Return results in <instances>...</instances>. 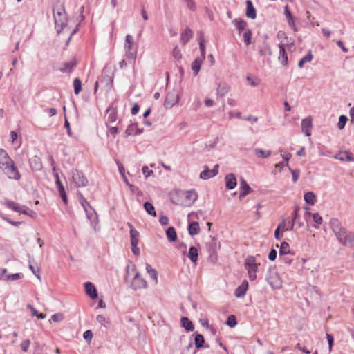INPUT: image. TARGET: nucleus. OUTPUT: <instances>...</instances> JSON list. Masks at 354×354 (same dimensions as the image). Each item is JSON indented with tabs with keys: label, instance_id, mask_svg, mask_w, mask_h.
Returning a JSON list of instances; mask_svg holds the SVG:
<instances>
[{
	"label": "nucleus",
	"instance_id": "nucleus-1",
	"mask_svg": "<svg viewBox=\"0 0 354 354\" xmlns=\"http://www.w3.org/2000/svg\"><path fill=\"white\" fill-rule=\"evenodd\" d=\"M53 17L55 28L57 32L59 33L66 25L67 21L66 11L63 6H57L53 8Z\"/></svg>",
	"mask_w": 354,
	"mask_h": 354
},
{
	"label": "nucleus",
	"instance_id": "nucleus-2",
	"mask_svg": "<svg viewBox=\"0 0 354 354\" xmlns=\"http://www.w3.org/2000/svg\"><path fill=\"white\" fill-rule=\"evenodd\" d=\"M266 280L273 289H279L282 287V280L279 277L276 267H270L266 275Z\"/></svg>",
	"mask_w": 354,
	"mask_h": 354
},
{
	"label": "nucleus",
	"instance_id": "nucleus-3",
	"mask_svg": "<svg viewBox=\"0 0 354 354\" xmlns=\"http://www.w3.org/2000/svg\"><path fill=\"white\" fill-rule=\"evenodd\" d=\"M124 48L127 57L135 59L137 55V46L135 45L134 39L131 35L126 36Z\"/></svg>",
	"mask_w": 354,
	"mask_h": 354
},
{
	"label": "nucleus",
	"instance_id": "nucleus-4",
	"mask_svg": "<svg viewBox=\"0 0 354 354\" xmlns=\"http://www.w3.org/2000/svg\"><path fill=\"white\" fill-rule=\"evenodd\" d=\"M77 196L79 202L84 208L87 218L90 221L95 219L97 218L96 212L91 206L89 203L86 201L81 192H78Z\"/></svg>",
	"mask_w": 354,
	"mask_h": 354
},
{
	"label": "nucleus",
	"instance_id": "nucleus-5",
	"mask_svg": "<svg viewBox=\"0 0 354 354\" xmlns=\"http://www.w3.org/2000/svg\"><path fill=\"white\" fill-rule=\"evenodd\" d=\"M1 170L4 174L10 179L18 180L21 178V175L13 160L10 162L8 165L2 168Z\"/></svg>",
	"mask_w": 354,
	"mask_h": 354
},
{
	"label": "nucleus",
	"instance_id": "nucleus-6",
	"mask_svg": "<svg viewBox=\"0 0 354 354\" xmlns=\"http://www.w3.org/2000/svg\"><path fill=\"white\" fill-rule=\"evenodd\" d=\"M245 268L248 272V277L250 280H255L257 278L256 272L257 270V264L255 262V259L253 257H248L245 263Z\"/></svg>",
	"mask_w": 354,
	"mask_h": 354
},
{
	"label": "nucleus",
	"instance_id": "nucleus-7",
	"mask_svg": "<svg viewBox=\"0 0 354 354\" xmlns=\"http://www.w3.org/2000/svg\"><path fill=\"white\" fill-rule=\"evenodd\" d=\"M72 179L77 187H85L88 185V180L82 172L78 170L72 171Z\"/></svg>",
	"mask_w": 354,
	"mask_h": 354
},
{
	"label": "nucleus",
	"instance_id": "nucleus-8",
	"mask_svg": "<svg viewBox=\"0 0 354 354\" xmlns=\"http://www.w3.org/2000/svg\"><path fill=\"white\" fill-rule=\"evenodd\" d=\"M129 286L133 290H138L147 288V283L145 279L140 276L138 272H136L131 279Z\"/></svg>",
	"mask_w": 354,
	"mask_h": 354
},
{
	"label": "nucleus",
	"instance_id": "nucleus-9",
	"mask_svg": "<svg viewBox=\"0 0 354 354\" xmlns=\"http://www.w3.org/2000/svg\"><path fill=\"white\" fill-rule=\"evenodd\" d=\"M342 236H339L337 239L344 245L345 246H353L354 245V233L347 232L345 230L343 232Z\"/></svg>",
	"mask_w": 354,
	"mask_h": 354
},
{
	"label": "nucleus",
	"instance_id": "nucleus-10",
	"mask_svg": "<svg viewBox=\"0 0 354 354\" xmlns=\"http://www.w3.org/2000/svg\"><path fill=\"white\" fill-rule=\"evenodd\" d=\"M5 205H6V207L16 212H18V213H20V214H24V212L26 211V209L28 207L25 206V205H22L18 203H15L14 201H5Z\"/></svg>",
	"mask_w": 354,
	"mask_h": 354
},
{
	"label": "nucleus",
	"instance_id": "nucleus-11",
	"mask_svg": "<svg viewBox=\"0 0 354 354\" xmlns=\"http://www.w3.org/2000/svg\"><path fill=\"white\" fill-rule=\"evenodd\" d=\"M76 66V59L75 58H72L71 60L63 63L59 68V71L65 73H71Z\"/></svg>",
	"mask_w": 354,
	"mask_h": 354
},
{
	"label": "nucleus",
	"instance_id": "nucleus-12",
	"mask_svg": "<svg viewBox=\"0 0 354 354\" xmlns=\"http://www.w3.org/2000/svg\"><path fill=\"white\" fill-rule=\"evenodd\" d=\"M330 225L333 229V232L335 234L337 238H338L339 236H342L343 235V232L345 230L344 228H343L339 221L336 218H333L330 220Z\"/></svg>",
	"mask_w": 354,
	"mask_h": 354
},
{
	"label": "nucleus",
	"instance_id": "nucleus-13",
	"mask_svg": "<svg viewBox=\"0 0 354 354\" xmlns=\"http://www.w3.org/2000/svg\"><path fill=\"white\" fill-rule=\"evenodd\" d=\"M312 129V119L311 118H306L301 121V131L306 136H310L311 135Z\"/></svg>",
	"mask_w": 354,
	"mask_h": 354
},
{
	"label": "nucleus",
	"instance_id": "nucleus-14",
	"mask_svg": "<svg viewBox=\"0 0 354 354\" xmlns=\"http://www.w3.org/2000/svg\"><path fill=\"white\" fill-rule=\"evenodd\" d=\"M178 101V95L169 93L167 95L166 99L165 100V106L167 109H170L173 107Z\"/></svg>",
	"mask_w": 354,
	"mask_h": 354
},
{
	"label": "nucleus",
	"instance_id": "nucleus-15",
	"mask_svg": "<svg viewBox=\"0 0 354 354\" xmlns=\"http://www.w3.org/2000/svg\"><path fill=\"white\" fill-rule=\"evenodd\" d=\"M225 186L228 189H233L237 185L235 175L232 173L228 174L225 177Z\"/></svg>",
	"mask_w": 354,
	"mask_h": 354
},
{
	"label": "nucleus",
	"instance_id": "nucleus-16",
	"mask_svg": "<svg viewBox=\"0 0 354 354\" xmlns=\"http://www.w3.org/2000/svg\"><path fill=\"white\" fill-rule=\"evenodd\" d=\"M335 159L339 160L340 161H348V162H354V157L350 151H340L339 153L336 154L334 157Z\"/></svg>",
	"mask_w": 354,
	"mask_h": 354
},
{
	"label": "nucleus",
	"instance_id": "nucleus-17",
	"mask_svg": "<svg viewBox=\"0 0 354 354\" xmlns=\"http://www.w3.org/2000/svg\"><path fill=\"white\" fill-rule=\"evenodd\" d=\"M84 287L86 295L89 296L92 299H95L97 297V290L91 282L85 283Z\"/></svg>",
	"mask_w": 354,
	"mask_h": 354
},
{
	"label": "nucleus",
	"instance_id": "nucleus-18",
	"mask_svg": "<svg viewBox=\"0 0 354 354\" xmlns=\"http://www.w3.org/2000/svg\"><path fill=\"white\" fill-rule=\"evenodd\" d=\"M12 161L8 153L4 149H0V169H1Z\"/></svg>",
	"mask_w": 354,
	"mask_h": 354
},
{
	"label": "nucleus",
	"instance_id": "nucleus-19",
	"mask_svg": "<svg viewBox=\"0 0 354 354\" xmlns=\"http://www.w3.org/2000/svg\"><path fill=\"white\" fill-rule=\"evenodd\" d=\"M29 164L32 170L40 171L42 169V163L41 159L37 156H32L29 160Z\"/></svg>",
	"mask_w": 354,
	"mask_h": 354
},
{
	"label": "nucleus",
	"instance_id": "nucleus-20",
	"mask_svg": "<svg viewBox=\"0 0 354 354\" xmlns=\"http://www.w3.org/2000/svg\"><path fill=\"white\" fill-rule=\"evenodd\" d=\"M240 194L239 198L245 197L248 194L250 193L251 188L250 185L247 183L246 180L244 178H241L240 180Z\"/></svg>",
	"mask_w": 354,
	"mask_h": 354
},
{
	"label": "nucleus",
	"instance_id": "nucleus-21",
	"mask_svg": "<svg viewBox=\"0 0 354 354\" xmlns=\"http://www.w3.org/2000/svg\"><path fill=\"white\" fill-rule=\"evenodd\" d=\"M248 288V283L246 280L243 281L242 283L238 286L234 292V295L236 297L241 298L245 296L246 291Z\"/></svg>",
	"mask_w": 354,
	"mask_h": 354
},
{
	"label": "nucleus",
	"instance_id": "nucleus-22",
	"mask_svg": "<svg viewBox=\"0 0 354 354\" xmlns=\"http://www.w3.org/2000/svg\"><path fill=\"white\" fill-rule=\"evenodd\" d=\"M204 59L205 58L201 57H196L192 63V70L193 71L194 76L196 77L198 75Z\"/></svg>",
	"mask_w": 354,
	"mask_h": 354
},
{
	"label": "nucleus",
	"instance_id": "nucleus-23",
	"mask_svg": "<svg viewBox=\"0 0 354 354\" xmlns=\"http://www.w3.org/2000/svg\"><path fill=\"white\" fill-rule=\"evenodd\" d=\"M284 15L286 17L288 24L289 26L294 30L296 31V26L295 23V17L292 15L290 11L289 10L288 6H286L284 7Z\"/></svg>",
	"mask_w": 354,
	"mask_h": 354
},
{
	"label": "nucleus",
	"instance_id": "nucleus-24",
	"mask_svg": "<svg viewBox=\"0 0 354 354\" xmlns=\"http://www.w3.org/2000/svg\"><path fill=\"white\" fill-rule=\"evenodd\" d=\"M299 207H296L293 214H292V219L291 221V227H290L288 230H292L295 224L297 223L299 227H301L304 226V223L299 221L300 216L299 214Z\"/></svg>",
	"mask_w": 354,
	"mask_h": 354
},
{
	"label": "nucleus",
	"instance_id": "nucleus-25",
	"mask_svg": "<svg viewBox=\"0 0 354 354\" xmlns=\"http://www.w3.org/2000/svg\"><path fill=\"white\" fill-rule=\"evenodd\" d=\"M246 16L252 19L257 17L256 10L250 0L246 1Z\"/></svg>",
	"mask_w": 354,
	"mask_h": 354
},
{
	"label": "nucleus",
	"instance_id": "nucleus-26",
	"mask_svg": "<svg viewBox=\"0 0 354 354\" xmlns=\"http://www.w3.org/2000/svg\"><path fill=\"white\" fill-rule=\"evenodd\" d=\"M279 47V60L282 65L286 66L288 64V55L286 52L285 47H284L283 44H280Z\"/></svg>",
	"mask_w": 354,
	"mask_h": 354
},
{
	"label": "nucleus",
	"instance_id": "nucleus-27",
	"mask_svg": "<svg viewBox=\"0 0 354 354\" xmlns=\"http://www.w3.org/2000/svg\"><path fill=\"white\" fill-rule=\"evenodd\" d=\"M230 90V86L226 83H220L218 85L216 94L219 97H223Z\"/></svg>",
	"mask_w": 354,
	"mask_h": 354
},
{
	"label": "nucleus",
	"instance_id": "nucleus-28",
	"mask_svg": "<svg viewBox=\"0 0 354 354\" xmlns=\"http://www.w3.org/2000/svg\"><path fill=\"white\" fill-rule=\"evenodd\" d=\"M107 118L106 124L107 127H109V124L111 123H114L117 120V113L115 109L109 108L107 109Z\"/></svg>",
	"mask_w": 354,
	"mask_h": 354
},
{
	"label": "nucleus",
	"instance_id": "nucleus-29",
	"mask_svg": "<svg viewBox=\"0 0 354 354\" xmlns=\"http://www.w3.org/2000/svg\"><path fill=\"white\" fill-rule=\"evenodd\" d=\"M193 32L191 29L187 28L181 33L180 40L183 45H185L189 40L192 37Z\"/></svg>",
	"mask_w": 354,
	"mask_h": 354
},
{
	"label": "nucleus",
	"instance_id": "nucleus-30",
	"mask_svg": "<svg viewBox=\"0 0 354 354\" xmlns=\"http://www.w3.org/2000/svg\"><path fill=\"white\" fill-rule=\"evenodd\" d=\"M142 129L138 128L136 124H131L129 125V127L126 129L125 133L127 136H131V135H139V134L142 133Z\"/></svg>",
	"mask_w": 354,
	"mask_h": 354
},
{
	"label": "nucleus",
	"instance_id": "nucleus-31",
	"mask_svg": "<svg viewBox=\"0 0 354 354\" xmlns=\"http://www.w3.org/2000/svg\"><path fill=\"white\" fill-rule=\"evenodd\" d=\"M182 326L187 331H193L194 328L192 322L186 317H183L180 319Z\"/></svg>",
	"mask_w": 354,
	"mask_h": 354
},
{
	"label": "nucleus",
	"instance_id": "nucleus-32",
	"mask_svg": "<svg viewBox=\"0 0 354 354\" xmlns=\"http://www.w3.org/2000/svg\"><path fill=\"white\" fill-rule=\"evenodd\" d=\"M188 231H189V234L191 236H194V235L198 234L200 232V227H199L198 223L196 221H194V222L191 223L189 225Z\"/></svg>",
	"mask_w": 354,
	"mask_h": 354
},
{
	"label": "nucleus",
	"instance_id": "nucleus-33",
	"mask_svg": "<svg viewBox=\"0 0 354 354\" xmlns=\"http://www.w3.org/2000/svg\"><path fill=\"white\" fill-rule=\"evenodd\" d=\"M146 271L150 276L151 279L156 284L158 283V273L156 270L152 268L149 264L146 265Z\"/></svg>",
	"mask_w": 354,
	"mask_h": 354
},
{
	"label": "nucleus",
	"instance_id": "nucleus-34",
	"mask_svg": "<svg viewBox=\"0 0 354 354\" xmlns=\"http://www.w3.org/2000/svg\"><path fill=\"white\" fill-rule=\"evenodd\" d=\"M216 176V173L209 169L207 167H205V169L200 174V178L203 180H207Z\"/></svg>",
	"mask_w": 354,
	"mask_h": 354
},
{
	"label": "nucleus",
	"instance_id": "nucleus-35",
	"mask_svg": "<svg viewBox=\"0 0 354 354\" xmlns=\"http://www.w3.org/2000/svg\"><path fill=\"white\" fill-rule=\"evenodd\" d=\"M131 245H138L139 243V232L132 228L130 230Z\"/></svg>",
	"mask_w": 354,
	"mask_h": 354
},
{
	"label": "nucleus",
	"instance_id": "nucleus-36",
	"mask_svg": "<svg viewBox=\"0 0 354 354\" xmlns=\"http://www.w3.org/2000/svg\"><path fill=\"white\" fill-rule=\"evenodd\" d=\"M188 257L192 263H196L198 260V250L196 247H190L188 252Z\"/></svg>",
	"mask_w": 354,
	"mask_h": 354
},
{
	"label": "nucleus",
	"instance_id": "nucleus-37",
	"mask_svg": "<svg viewBox=\"0 0 354 354\" xmlns=\"http://www.w3.org/2000/svg\"><path fill=\"white\" fill-rule=\"evenodd\" d=\"M185 197L190 203H193L197 200L198 194L194 190H189L185 192Z\"/></svg>",
	"mask_w": 354,
	"mask_h": 354
},
{
	"label": "nucleus",
	"instance_id": "nucleus-38",
	"mask_svg": "<svg viewBox=\"0 0 354 354\" xmlns=\"http://www.w3.org/2000/svg\"><path fill=\"white\" fill-rule=\"evenodd\" d=\"M304 201L309 205H314L316 201V196L312 192H308L304 194Z\"/></svg>",
	"mask_w": 354,
	"mask_h": 354
},
{
	"label": "nucleus",
	"instance_id": "nucleus-39",
	"mask_svg": "<svg viewBox=\"0 0 354 354\" xmlns=\"http://www.w3.org/2000/svg\"><path fill=\"white\" fill-rule=\"evenodd\" d=\"M166 236L169 241H171V242L175 241L177 238L175 228L174 227H169L166 230Z\"/></svg>",
	"mask_w": 354,
	"mask_h": 354
},
{
	"label": "nucleus",
	"instance_id": "nucleus-40",
	"mask_svg": "<svg viewBox=\"0 0 354 354\" xmlns=\"http://www.w3.org/2000/svg\"><path fill=\"white\" fill-rule=\"evenodd\" d=\"M290 253L289 244L287 242H282L279 248V258Z\"/></svg>",
	"mask_w": 354,
	"mask_h": 354
},
{
	"label": "nucleus",
	"instance_id": "nucleus-41",
	"mask_svg": "<svg viewBox=\"0 0 354 354\" xmlns=\"http://www.w3.org/2000/svg\"><path fill=\"white\" fill-rule=\"evenodd\" d=\"M254 153L258 158H266L271 155V151H264L262 149L256 148L254 149Z\"/></svg>",
	"mask_w": 354,
	"mask_h": 354
},
{
	"label": "nucleus",
	"instance_id": "nucleus-42",
	"mask_svg": "<svg viewBox=\"0 0 354 354\" xmlns=\"http://www.w3.org/2000/svg\"><path fill=\"white\" fill-rule=\"evenodd\" d=\"M233 22L236 26V28L239 30V33H241L243 30H245L247 25L246 22L241 19H235L233 21Z\"/></svg>",
	"mask_w": 354,
	"mask_h": 354
},
{
	"label": "nucleus",
	"instance_id": "nucleus-43",
	"mask_svg": "<svg viewBox=\"0 0 354 354\" xmlns=\"http://www.w3.org/2000/svg\"><path fill=\"white\" fill-rule=\"evenodd\" d=\"M144 208L145 211L153 216H156V212L155 211L154 206L150 202H145L144 203Z\"/></svg>",
	"mask_w": 354,
	"mask_h": 354
},
{
	"label": "nucleus",
	"instance_id": "nucleus-44",
	"mask_svg": "<svg viewBox=\"0 0 354 354\" xmlns=\"http://www.w3.org/2000/svg\"><path fill=\"white\" fill-rule=\"evenodd\" d=\"M313 58V56L311 53V51H309L306 55H305L304 57H302L299 60V62L298 63V66L299 68H302L304 64L310 62L312 61Z\"/></svg>",
	"mask_w": 354,
	"mask_h": 354
},
{
	"label": "nucleus",
	"instance_id": "nucleus-45",
	"mask_svg": "<svg viewBox=\"0 0 354 354\" xmlns=\"http://www.w3.org/2000/svg\"><path fill=\"white\" fill-rule=\"evenodd\" d=\"M199 48L201 50V57L205 58V40L203 39V35L202 32H200L199 35Z\"/></svg>",
	"mask_w": 354,
	"mask_h": 354
},
{
	"label": "nucleus",
	"instance_id": "nucleus-46",
	"mask_svg": "<svg viewBox=\"0 0 354 354\" xmlns=\"http://www.w3.org/2000/svg\"><path fill=\"white\" fill-rule=\"evenodd\" d=\"M205 343L204 337L201 334H196L194 338V344L197 348H202Z\"/></svg>",
	"mask_w": 354,
	"mask_h": 354
},
{
	"label": "nucleus",
	"instance_id": "nucleus-47",
	"mask_svg": "<svg viewBox=\"0 0 354 354\" xmlns=\"http://www.w3.org/2000/svg\"><path fill=\"white\" fill-rule=\"evenodd\" d=\"M74 93L78 95L82 91V82L79 78H75L73 80Z\"/></svg>",
	"mask_w": 354,
	"mask_h": 354
},
{
	"label": "nucleus",
	"instance_id": "nucleus-48",
	"mask_svg": "<svg viewBox=\"0 0 354 354\" xmlns=\"http://www.w3.org/2000/svg\"><path fill=\"white\" fill-rule=\"evenodd\" d=\"M252 31L248 29L246 30L243 33V40L245 44L248 46L251 44Z\"/></svg>",
	"mask_w": 354,
	"mask_h": 354
},
{
	"label": "nucleus",
	"instance_id": "nucleus-49",
	"mask_svg": "<svg viewBox=\"0 0 354 354\" xmlns=\"http://www.w3.org/2000/svg\"><path fill=\"white\" fill-rule=\"evenodd\" d=\"M348 120V118L346 115H342L339 118V122L337 123V127L339 129H343L346 125V123Z\"/></svg>",
	"mask_w": 354,
	"mask_h": 354
},
{
	"label": "nucleus",
	"instance_id": "nucleus-50",
	"mask_svg": "<svg viewBox=\"0 0 354 354\" xmlns=\"http://www.w3.org/2000/svg\"><path fill=\"white\" fill-rule=\"evenodd\" d=\"M259 52H260L261 55H266L267 54L269 55H272L271 49H270V46H268V44H264L263 47H261L260 48Z\"/></svg>",
	"mask_w": 354,
	"mask_h": 354
},
{
	"label": "nucleus",
	"instance_id": "nucleus-51",
	"mask_svg": "<svg viewBox=\"0 0 354 354\" xmlns=\"http://www.w3.org/2000/svg\"><path fill=\"white\" fill-rule=\"evenodd\" d=\"M236 324H237V322H236V317L234 315H230L227 317V319L226 321V324L228 326L233 328L236 325Z\"/></svg>",
	"mask_w": 354,
	"mask_h": 354
},
{
	"label": "nucleus",
	"instance_id": "nucleus-52",
	"mask_svg": "<svg viewBox=\"0 0 354 354\" xmlns=\"http://www.w3.org/2000/svg\"><path fill=\"white\" fill-rule=\"evenodd\" d=\"M187 8L192 12L196 10V5L194 0H185Z\"/></svg>",
	"mask_w": 354,
	"mask_h": 354
},
{
	"label": "nucleus",
	"instance_id": "nucleus-53",
	"mask_svg": "<svg viewBox=\"0 0 354 354\" xmlns=\"http://www.w3.org/2000/svg\"><path fill=\"white\" fill-rule=\"evenodd\" d=\"M319 154L322 156H331L330 151H329L324 146L319 147Z\"/></svg>",
	"mask_w": 354,
	"mask_h": 354
},
{
	"label": "nucleus",
	"instance_id": "nucleus-54",
	"mask_svg": "<svg viewBox=\"0 0 354 354\" xmlns=\"http://www.w3.org/2000/svg\"><path fill=\"white\" fill-rule=\"evenodd\" d=\"M326 339H327L328 344L329 353H330L332 351V348H333V344H334V337H333V335H331L330 333H326Z\"/></svg>",
	"mask_w": 354,
	"mask_h": 354
},
{
	"label": "nucleus",
	"instance_id": "nucleus-55",
	"mask_svg": "<svg viewBox=\"0 0 354 354\" xmlns=\"http://www.w3.org/2000/svg\"><path fill=\"white\" fill-rule=\"evenodd\" d=\"M172 55H173L174 58L176 60L181 59L182 54H181L180 49L178 48V46L174 47L173 52H172Z\"/></svg>",
	"mask_w": 354,
	"mask_h": 354
},
{
	"label": "nucleus",
	"instance_id": "nucleus-56",
	"mask_svg": "<svg viewBox=\"0 0 354 354\" xmlns=\"http://www.w3.org/2000/svg\"><path fill=\"white\" fill-rule=\"evenodd\" d=\"M22 277L23 274L21 273H15L7 275L6 279L10 281H16L20 279Z\"/></svg>",
	"mask_w": 354,
	"mask_h": 354
},
{
	"label": "nucleus",
	"instance_id": "nucleus-57",
	"mask_svg": "<svg viewBox=\"0 0 354 354\" xmlns=\"http://www.w3.org/2000/svg\"><path fill=\"white\" fill-rule=\"evenodd\" d=\"M96 320L100 324L104 326H106V324L108 323L107 319L103 315H97Z\"/></svg>",
	"mask_w": 354,
	"mask_h": 354
},
{
	"label": "nucleus",
	"instance_id": "nucleus-58",
	"mask_svg": "<svg viewBox=\"0 0 354 354\" xmlns=\"http://www.w3.org/2000/svg\"><path fill=\"white\" fill-rule=\"evenodd\" d=\"M289 170L292 174V181L296 183L298 180L299 176V170L292 169L290 167L289 168Z\"/></svg>",
	"mask_w": 354,
	"mask_h": 354
},
{
	"label": "nucleus",
	"instance_id": "nucleus-59",
	"mask_svg": "<svg viewBox=\"0 0 354 354\" xmlns=\"http://www.w3.org/2000/svg\"><path fill=\"white\" fill-rule=\"evenodd\" d=\"M313 221L317 224H322L323 219L322 217L318 213H313L312 214Z\"/></svg>",
	"mask_w": 354,
	"mask_h": 354
},
{
	"label": "nucleus",
	"instance_id": "nucleus-60",
	"mask_svg": "<svg viewBox=\"0 0 354 354\" xmlns=\"http://www.w3.org/2000/svg\"><path fill=\"white\" fill-rule=\"evenodd\" d=\"M243 120L249 121L251 124H254L258 121V118L252 115H249L248 116L243 117Z\"/></svg>",
	"mask_w": 354,
	"mask_h": 354
},
{
	"label": "nucleus",
	"instance_id": "nucleus-61",
	"mask_svg": "<svg viewBox=\"0 0 354 354\" xmlns=\"http://www.w3.org/2000/svg\"><path fill=\"white\" fill-rule=\"evenodd\" d=\"M25 215L30 216L32 218H35L37 216V214L32 209L27 207L26 211L24 212Z\"/></svg>",
	"mask_w": 354,
	"mask_h": 354
},
{
	"label": "nucleus",
	"instance_id": "nucleus-62",
	"mask_svg": "<svg viewBox=\"0 0 354 354\" xmlns=\"http://www.w3.org/2000/svg\"><path fill=\"white\" fill-rule=\"evenodd\" d=\"M30 344V341L29 339L23 341L21 344V347L22 351L24 352H27Z\"/></svg>",
	"mask_w": 354,
	"mask_h": 354
},
{
	"label": "nucleus",
	"instance_id": "nucleus-63",
	"mask_svg": "<svg viewBox=\"0 0 354 354\" xmlns=\"http://www.w3.org/2000/svg\"><path fill=\"white\" fill-rule=\"evenodd\" d=\"M142 171L143 174L145 176V178H147L153 174V171L152 170H150L147 166H144L142 169Z\"/></svg>",
	"mask_w": 354,
	"mask_h": 354
},
{
	"label": "nucleus",
	"instance_id": "nucleus-64",
	"mask_svg": "<svg viewBox=\"0 0 354 354\" xmlns=\"http://www.w3.org/2000/svg\"><path fill=\"white\" fill-rule=\"evenodd\" d=\"M277 255V250L275 249H272L268 254V259L270 261H273L276 259Z\"/></svg>",
	"mask_w": 354,
	"mask_h": 354
}]
</instances>
